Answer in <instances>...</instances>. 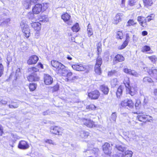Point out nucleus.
<instances>
[{
    "label": "nucleus",
    "mask_w": 157,
    "mask_h": 157,
    "mask_svg": "<svg viewBox=\"0 0 157 157\" xmlns=\"http://www.w3.org/2000/svg\"><path fill=\"white\" fill-rule=\"evenodd\" d=\"M155 15L154 13H151L145 18L142 16H138L137 17V20L140 25L143 28L147 27L148 22L154 20Z\"/></svg>",
    "instance_id": "1"
},
{
    "label": "nucleus",
    "mask_w": 157,
    "mask_h": 157,
    "mask_svg": "<svg viewBox=\"0 0 157 157\" xmlns=\"http://www.w3.org/2000/svg\"><path fill=\"white\" fill-rule=\"evenodd\" d=\"M48 8L46 3H36L32 7V13L33 15L39 14L45 11Z\"/></svg>",
    "instance_id": "2"
},
{
    "label": "nucleus",
    "mask_w": 157,
    "mask_h": 157,
    "mask_svg": "<svg viewBox=\"0 0 157 157\" xmlns=\"http://www.w3.org/2000/svg\"><path fill=\"white\" fill-rule=\"evenodd\" d=\"M66 82H73L77 79V77L73 75V73L65 68L59 75Z\"/></svg>",
    "instance_id": "3"
},
{
    "label": "nucleus",
    "mask_w": 157,
    "mask_h": 157,
    "mask_svg": "<svg viewBox=\"0 0 157 157\" xmlns=\"http://www.w3.org/2000/svg\"><path fill=\"white\" fill-rule=\"evenodd\" d=\"M51 64L53 69L59 75L66 67L57 60L53 59L51 61Z\"/></svg>",
    "instance_id": "4"
},
{
    "label": "nucleus",
    "mask_w": 157,
    "mask_h": 157,
    "mask_svg": "<svg viewBox=\"0 0 157 157\" xmlns=\"http://www.w3.org/2000/svg\"><path fill=\"white\" fill-rule=\"evenodd\" d=\"M136 119L143 123L152 122L153 120V117L144 113H139L136 117Z\"/></svg>",
    "instance_id": "5"
},
{
    "label": "nucleus",
    "mask_w": 157,
    "mask_h": 157,
    "mask_svg": "<svg viewBox=\"0 0 157 157\" xmlns=\"http://www.w3.org/2000/svg\"><path fill=\"white\" fill-rule=\"evenodd\" d=\"M73 69L77 71H84L86 73L89 72L91 69L90 65L88 64H74L72 65Z\"/></svg>",
    "instance_id": "6"
},
{
    "label": "nucleus",
    "mask_w": 157,
    "mask_h": 157,
    "mask_svg": "<svg viewBox=\"0 0 157 157\" xmlns=\"http://www.w3.org/2000/svg\"><path fill=\"white\" fill-rule=\"evenodd\" d=\"M119 105L122 108L132 109L134 108V103L131 99L127 98L122 101Z\"/></svg>",
    "instance_id": "7"
},
{
    "label": "nucleus",
    "mask_w": 157,
    "mask_h": 157,
    "mask_svg": "<svg viewBox=\"0 0 157 157\" xmlns=\"http://www.w3.org/2000/svg\"><path fill=\"white\" fill-rule=\"evenodd\" d=\"M81 123L83 126H85L90 128H95L97 126L94 121L91 119L85 118L81 119Z\"/></svg>",
    "instance_id": "8"
},
{
    "label": "nucleus",
    "mask_w": 157,
    "mask_h": 157,
    "mask_svg": "<svg viewBox=\"0 0 157 157\" xmlns=\"http://www.w3.org/2000/svg\"><path fill=\"white\" fill-rule=\"evenodd\" d=\"M20 25L24 36L28 38L31 35L30 29L29 25L25 23L21 22Z\"/></svg>",
    "instance_id": "9"
},
{
    "label": "nucleus",
    "mask_w": 157,
    "mask_h": 157,
    "mask_svg": "<svg viewBox=\"0 0 157 157\" xmlns=\"http://www.w3.org/2000/svg\"><path fill=\"white\" fill-rule=\"evenodd\" d=\"M101 95V93L98 90L95 89L87 93V96L91 100L98 99Z\"/></svg>",
    "instance_id": "10"
},
{
    "label": "nucleus",
    "mask_w": 157,
    "mask_h": 157,
    "mask_svg": "<svg viewBox=\"0 0 157 157\" xmlns=\"http://www.w3.org/2000/svg\"><path fill=\"white\" fill-rule=\"evenodd\" d=\"M31 26L35 32V36H38L40 34L41 24L38 22H33L31 24Z\"/></svg>",
    "instance_id": "11"
},
{
    "label": "nucleus",
    "mask_w": 157,
    "mask_h": 157,
    "mask_svg": "<svg viewBox=\"0 0 157 157\" xmlns=\"http://www.w3.org/2000/svg\"><path fill=\"white\" fill-rule=\"evenodd\" d=\"M102 150L106 155L110 156L112 154V147L108 142L105 143L102 146Z\"/></svg>",
    "instance_id": "12"
},
{
    "label": "nucleus",
    "mask_w": 157,
    "mask_h": 157,
    "mask_svg": "<svg viewBox=\"0 0 157 157\" xmlns=\"http://www.w3.org/2000/svg\"><path fill=\"white\" fill-rule=\"evenodd\" d=\"M61 18L63 21L68 25H71L73 23L71 16L66 12L63 13L62 14Z\"/></svg>",
    "instance_id": "13"
},
{
    "label": "nucleus",
    "mask_w": 157,
    "mask_h": 157,
    "mask_svg": "<svg viewBox=\"0 0 157 157\" xmlns=\"http://www.w3.org/2000/svg\"><path fill=\"white\" fill-rule=\"evenodd\" d=\"M50 131L51 133L53 135H61L63 133V129L58 126H53L50 127Z\"/></svg>",
    "instance_id": "14"
},
{
    "label": "nucleus",
    "mask_w": 157,
    "mask_h": 157,
    "mask_svg": "<svg viewBox=\"0 0 157 157\" xmlns=\"http://www.w3.org/2000/svg\"><path fill=\"white\" fill-rule=\"evenodd\" d=\"M126 90L127 93L132 96L135 95L137 93V87L136 86H131L130 85L126 88Z\"/></svg>",
    "instance_id": "15"
},
{
    "label": "nucleus",
    "mask_w": 157,
    "mask_h": 157,
    "mask_svg": "<svg viewBox=\"0 0 157 157\" xmlns=\"http://www.w3.org/2000/svg\"><path fill=\"white\" fill-rule=\"evenodd\" d=\"M130 37L128 33L125 34V39L123 42L122 44L118 47L117 48L119 50H122L125 48L128 45L130 40Z\"/></svg>",
    "instance_id": "16"
},
{
    "label": "nucleus",
    "mask_w": 157,
    "mask_h": 157,
    "mask_svg": "<svg viewBox=\"0 0 157 157\" xmlns=\"http://www.w3.org/2000/svg\"><path fill=\"white\" fill-rule=\"evenodd\" d=\"M39 59L38 57L36 55H32L29 56L27 60L28 65H34L36 63Z\"/></svg>",
    "instance_id": "17"
},
{
    "label": "nucleus",
    "mask_w": 157,
    "mask_h": 157,
    "mask_svg": "<svg viewBox=\"0 0 157 157\" xmlns=\"http://www.w3.org/2000/svg\"><path fill=\"white\" fill-rule=\"evenodd\" d=\"M125 58L121 54H117L114 57L113 59V63L114 64H116L120 62H121L125 60Z\"/></svg>",
    "instance_id": "18"
},
{
    "label": "nucleus",
    "mask_w": 157,
    "mask_h": 157,
    "mask_svg": "<svg viewBox=\"0 0 157 157\" xmlns=\"http://www.w3.org/2000/svg\"><path fill=\"white\" fill-rule=\"evenodd\" d=\"M17 147L20 149L26 150L29 148V145L27 141L22 140L19 142Z\"/></svg>",
    "instance_id": "19"
},
{
    "label": "nucleus",
    "mask_w": 157,
    "mask_h": 157,
    "mask_svg": "<svg viewBox=\"0 0 157 157\" xmlns=\"http://www.w3.org/2000/svg\"><path fill=\"white\" fill-rule=\"evenodd\" d=\"M44 81L46 85H49L52 84L53 80V78L48 74H44Z\"/></svg>",
    "instance_id": "20"
},
{
    "label": "nucleus",
    "mask_w": 157,
    "mask_h": 157,
    "mask_svg": "<svg viewBox=\"0 0 157 157\" xmlns=\"http://www.w3.org/2000/svg\"><path fill=\"white\" fill-rule=\"evenodd\" d=\"M27 78L29 82H37L39 81L40 77L36 74H32L27 77Z\"/></svg>",
    "instance_id": "21"
},
{
    "label": "nucleus",
    "mask_w": 157,
    "mask_h": 157,
    "mask_svg": "<svg viewBox=\"0 0 157 157\" xmlns=\"http://www.w3.org/2000/svg\"><path fill=\"white\" fill-rule=\"evenodd\" d=\"M99 89L104 95H107L109 91V88L107 86L102 84L100 86Z\"/></svg>",
    "instance_id": "22"
},
{
    "label": "nucleus",
    "mask_w": 157,
    "mask_h": 157,
    "mask_svg": "<svg viewBox=\"0 0 157 157\" xmlns=\"http://www.w3.org/2000/svg\"><path fill=\"white\" fill-rule=\"evenodd\" d=\"M122 14L121 13H117L113 20V23L115 25H117L122 21Z\"/></svg>",
    "instance_id": "23"
},
{
    "label": "nucleus",
    "mask_w": 157,
    "mask_h": 157,
    "mask_svg": "<svg viewBox=\"0 0 157 157\" xmlns=\"http://www.w3.org/2000/svg\"><path fill=\"white\" fill-rule=\"evenodd\" d=\"M123 71L126 74L131 75L134 76H137L138 75L136 72L128 69V68H124L123 69Z\"/></svg>",
    "instance_id": "24"
},
{
    "label": "nucleus",
    "mask_w": 157,
    "mask_h": 157,
    "mask_svg": "<svg viewBox=\"0 0 157 157\" xmlns=\"http://www.w3.org/2000/svg\"><path fill=\"white\" fill-rule=\"evenodd\" d=\"M148 74L152 76H155L153 78L157 80V70L151 68L149 69L147 71Z\"/></svg>",
    "instance_id": "25"
},
{
    "label": "nucleus",
    "mask_w": 157,
    "mask_h": 157,
    "mask_svg": "<svg viewBox=\"0 0 157 157\" xmlns=\"http://www.w3.org/2000/svg\"><path fill=\"white\" fill-rule=\"evenodd\" d=\"M124 89L123 86L120 85L118 86L116 92V95L117 98H120L122 95Z\"/></svg>",
    "instance_id": "26"
},
{
    "label": "nucleus",
    "mask_w": 157,
    "mask_h": 157,
    "mask_svg": "<svg viewBox=\"0 0 157 157\" xmlns=\"http://www.w3.org/2000/svg\"><path fill=\"white\" fill-rule=\"evenodd\" d=\"M97 55H100L102 52V44L101 41H98L96 44Z\"/></svg>",
    "instance_id": "27"
},
{
    "label": "nucleus",
    "mask_w": 157,
    "mask_h": 157,
    "mask_svg": "<svg viewBox=\"0 0 157 157\" xmlns=\"http://www.w3.org/2000/svg\"><path fill=\"white\" fill-rule=\"evenodd\" d=\"M132 151L127 150L121 153V155L122 157H132Z\"/></svg>",
    "instance_id": "28"
},
{
    "label": "nucleus",
    "mask_w": 157,
    "mask_h": 157,
    "mask_svg": "<svg viewBox=\"0 0 157 157\" xmlns=\"http://www.w3.org/2000/svg\"><path fill=\"white\" fill-rule=\"evenodd\" d=\"M97 107L96 105L93 103H90L87 105L86 107V109L88 111H94L96 110Z\"/></svg>",
    "instance_id": "29"
},
{
    "label": "nucleus",
    "mask_w": 157,
    "mask_h": 157,
    "mask_svg": "<svg viewBox=\"0 0 157 157\" xmlns=\"http://www.w3.org/2000/svg\"><path fill=\"white\" fill-rule=\"evenodd\" d=\"M124 36V33L122 30L118 31L116 32V36L117 39L122 40Z\"/></svg>",
    "instance_id": "30"
},
{
    "label": "nucleus",
    "mask_w": 157,
    "mask_h": 157,
    "mask_svg": "<svg viewBox=\"0 0 157 157\" xmlns=\"http://www.w3.org/2000/svg\"><path fill=\"white\" fill-rule=\"evenodd\" d=\"M71 29L73 32L77 33L78 32L80 29V28L78 23H75L72 27Z\"/></svg>",
    "instance_id": "31"
},
{
    "label": "nucleus",
    "mask_w": 157,
    "mask_h": 157,
    "mask_svg": "<svg viewBox=\"0 0 157 157\" xmlns=\"http://www.w3.org/2000/svg\"><path fill=\"white\" fill-rule=\"evenodd\" d=\"M40 22H46L48 21V16L46 15H41L38 18Z\"/></svg>",
    "instance_id": "32"
},
{
    "label": "nucleus",
    "mask_w": 157,
    "mask_h": 157,
    "mask_svg": "<svg viewBox=\"0 0 157 157\" xmlns=\"http://www.w3.org/2000/svg\"><path fill=\"white\" fill-rule=\"evenodd\" d=\"M143 1L144 6L147 7L151 6L153 3L152 0H143Z\"/></svg>",
    "instance_id": "33"
},
{
    "label": "nucleus",
    "mask_w": 157,
    "mask_h": 157,
    "mask_svg": "<svg viewBox=\"0 0 157 157\" xmlns=\"http://www.w3.org/2000/svg\"><path fill=\"white\" fill-rule=\"evenodd\" d=\"M123 83L124 84L125 88L130 85L129 78L128 77H124L123 81Z\"/></svg>",
    "instance_id": "34"
},
{
    "label": "nucleus",
    "mask_w": 157,
    "mask_h": 157,
    "mask_svg": "<svg viewBox=\"0 0 157 157\" xmlns=\"http://www.w3.org/2000/svg\"><path fill=\"white\" fill-rule=\"evenodd\" d=\"M137 24L136 22H135L133 19H129L127 22V26L130 27L131 26H134Z\"/></svg>",
    "instance_id": "35"
},
{
    "label": "nucleus",
    "mask_w": 157,
    "mask_h": 157,
    "mask_svg": "<svg viewBox=\"0 0 157 157\" xmlns=\"http://www.w3.org/2000/svg\"><path fill=\"white\" fill-rule=\"evenodd\" d=\"M101 66L100 65H95L94 71L98 75H100L101 73Z\"/></svg>",
    "instance_id": "36"
},
{
    "label": "nucleus",
    "mask_w": 157,
    "mask_h": 157,
    "mask_svg": "<svg viewBox=\"0 0 157 157\" xmlns=\"http://www.w3.org/2000/svg\"><path fill=\"white\" fill-rule=\"evenodd\" d=\"M143 81L144 83H152L154 82V81L152 80V78L148 76L144 77L143 78Z\"/></svg>",
    "instance_id": "37"
},
{
    "label": "nucleus",
    "mask_w": 157,
    "mask_h": 157,
    "mask_svg": "<svg viewBox=\"0 0 157 157\" xmlns=\"http://www.w3.org/2000/svg\"><path fill=\"white\" fill-rule=\"evenodd\" d=\"M28 71L32 74H35V73L39 71V69L35 67H32L29 68Z\"/></svg>",
    "instance_id": "38"
},
{
    "label": "nucleus",
    "mask_w": 157,
    "mask_h": 157,
    "mask_svg": "<svg viewBox=\"0 0 157 157\" xmlns=\"http://www.w3.org/2000/svg\"><path fill=\"white\" fill-rule=\"evenodd\" d=\"M37 87V84L34 83H30L29 84V87L30 91H34Z\"/></svg>",
    "instance_id": "39"
},
{
    "label": "nucleus",
    "mask_w": 157,
    "mask_h": 157,
    "mask_svg": "<svg viewBox=\"0 0 157 157\" xmlns=\"http://www.w3.org/2000/svg\"><path fill=\"white\" fill-rule=\"evenodd\" d=\"M90 24L89 23L87 25V34L89 37H90L93 35V32L92 29L91 27H90L89 25Z\"/></svg>",
    "instance_id": "40"
},
{
    "label": "nucleus",
    "mask_w": 157,
    "mask_h": 157,
    "mask_svg": "<svg viewBox=\"0 0 157 157\" xmlns=\"http://www.w3.org/2000/svg\"><path fill=\"white\" fill-rule=\"evenodd\" d=\"M98 55L96 59V62L95 65L101 66L102 63V59L101 57L99 56Z\"/></svg>",
    "instance_id": "41"
},
{
    "label": "nucleus",
    "mask_w": 157,
    "mask_h": 157,
    "mask_svg": "<svg viewBox=\"0 0 157 157\" xmlns=\"http://www.w3.org/2000/svg\"><path fill=\"white\" fill-rule=\"evenodd\" d=\"M9 107L10 108H16L18 106V104L17 101H12L11 104L9 105Z\"/></svg>",
    "instance_id": "42"
},
{
    "label": "nucleus",
    "mask_w": 157,
    "mask_h": 157,
    "mask_svg": "<svg viewBox=\"0 0 157 157\" xmlns=\"http://www.w3.org/2000/svg\"><path fill=\"white\" fill-rule=\"evenodd\" d=\"M32 1L31 0H26L24 3V5L25 6L26 9H29L32 6Z\"/></svg>",
    "instance_id": "43"
},
{
    "label": "nucleus",
    "mask_w": 157,
    "mask_h": 157,
    "mask_svg": "<svg viewBox=\"0 0 157 157\" xmlns=\"http://www.w3.org/2000/svg\"><path fill=\"white\" fill-rule=\"evenodd\" d=\"M151 50L150 47L147 45L144 46L142 48L141 52H147Z\"/></svg>",
    "instance_id": "44"
},
{
    "label": "nucleus",
    "mask_w": 157,
    "mask_h": 157,
    "mask_svg": "<svg viewBox=\"0 0 157 157\" xmlns=\"http://www.w3.org/2000/svg\"><path fill=\"white\" fill-rule=\"evenodd\" d=\"M137 0H128V6L131 7L134 6L137 2Z\"/></svg>",
    "instance_id": "45"
},
{
    "label": "nucleus",
    "mask_w": 157,
    "mask_h": 157,
    "mask_svg": "<svg viewBox=\"0 0 157 157\" xmlns=\"http://www.w3.org/2000/svg\"><path fill=\"white\" fill-rule=\"evenodd\" d=\"M149 59L151 62L155 63L156 61L157 58L155 55H152L148 57Z\"/></svg>",
    "instance_id": "46"
},
{
    "label": "nucleus",
    "mask_w": 157,
    "mask_h": 157,
    "mask_svg": "<svg viewBox=\"0 0 157 157\" xmlns=\"http://www.w3.org/2000/svg\"><path fill=\"white\" fill-rule=\"evenodd\" d=\"M118 83L117 79V78H114L111 81V84L113 86H116L117 85Z\"/></svg>",
    "instance_id": "47"
},
{
    "label": "nucleus",
    "mask_w": 157,
    "mask_h": 157,
    "mask_svg": "<svg viewBox=\"0 0 157 157\" xmlns=\"http://www.w3.org/2000/svg\"><path fill=\"white\" fill-rule=\"evenodd\" d=\"M115 148L119 151H121L123 153L124 151V147L121 145H116Z\"/></svg>",
    "instance_id": "48"
},
{
    "label": "nucleus",
    "mask_w": 157,
    "mask_h": 157,
    "mask_svg": "<svg viewBox=\"0 0 157 157\" xmlns=\"http://www.w3.org/2000/svg\"><path fill=\"white\" fill-rule=\"evenodd\" d=\"M51 88L52 89V91L53 92H56L59 90V86L58 84H57L54 86L51 87Z\"/></svg>",
    "instance_id": "49"
},
{
    "label": "nucleus",
    "mask_w": 157,
    "mask_h": 157,
    "mask_svg": "<svg viewBox=\"0 0 157 157\" xmlns=\"http://www.w3.org/2000/svg\"><path fill=\"white\" fill-rule=\"evenodd\" d=\"M134 105L136 109L140 108L141 105V103L139 100H136V103H134Z\"/></svg>",
    "instance_id": "50"
},
{
    "label": "nucleus",
    "mask_w": 157,
    "mask_h": 157,
    "mask_svg": "<svg viewBox=\"0 0 157 157\" xmlns=\"http://www.w3.org/2000/svg\"><path fill=\"white\" fill-rule=\"evenodd\" d=\"M117 73V71L115 70H111L108 72V75L109 77H111L113 76Z\"/></svg>",
    "instance_id": "51"
},
{
    "label": "nucleus",
    "mask_w": 157,
    "mask_h": 157,
    "mask_svg": "<svg viewBox=\"0 0 157 157\" xmlns=\"http://www.w3.org/2000/svg\"><path fill=\"white\" fill-rule=\"evenodd\" d=\"M4 67L2 64L0 63V77H1L3 74Z\"/></svg>",
    "instance_id": "52"
},
{
    "label": "nucleus",
    "mask_w": 157,
    "mask_h": 157,
    "mask_svg": "<svg viewBox=\"0 0 157 157\" xmlns=\"http://www.w3.org/2000/svg\"><path fill=\"white\" fill-rule=\"evenodd\" d=\"M44 141L46 143H48L50 144H54L53 141L51 139H47L45 140Z\"/></svg>",
    "instance_id": "53"
},
{
    "label": "nucleus",
    "mask_w": 157,
    "mask_h": 157,
    "mask_svg": "<svg viewBox=\"0 0 157 157\" xmlns=\"http://www.w3.org/2000/svg\"><path fill=\"white\" fill-rule=\"evenodd\" d=\"M112 157H122L121 153H117L114 154L113 155Z\"/></svg>",
    "instance_id": "54"
},
{
    "label": "nucleus",
    "mask_w": 157,
    "mask_h": 157,
    "mask_svg": "<svg viewBox=\"0 0 157 157\" xmlns=\"http://www.w3.org/2000/svg\"><path fill=\"white\" fill-rule=\"evenodd\" d=\"M83 135L85 138H87L89 135V133L87 132H84Z\"/></svg>",
    "instance_id": "55"
},
{
    "label": "nucleus",
    "mask_w": 157,
    "mask_h": 157,
    "mask_svg": "<svg viewBox=\"0 0 157 157\" xmlns=\"http://www.w3.org/2000/svg\"><path fill=\"white\" fill-rule=\"evenodd\" d=\"M3 133V128L2 126L0 124V136H2Z\"/></svg>",
    "instance_id": "56"
},
{
    "label": "nucleus",
    "mask_w": 157,
    "mask_h": 157,
    "mask_svg": "<svg viewBox=\"0 0 157 157\" xmlns=\"http://www.w3.org/2000/svg\"><path fill=\"white\" fill-rule=\"evenodd\" d=\"M37 66L39 68L40 67L41 69H43L44 67L43 65L40 63H38L37 64Z\"/></svg>",
    "instance_id": "57"
},
{
    "label": "nucleus",
    "mask_w": 157,
    "mask_h": 157,
    "mask_svg": "<svg viewBox=\"0 0 157 157\" xmlns=\"http://www.w3.org/2000/svg\"><path fill=\"white\" fill-rule=\"evenodd\" d=\"M147 34L148 33L146 31H143L141 33V34L143 36H146Z\"/></svg>",
    "instance_id": "58"
},
{
    "label": "nucleus",
    "mask_w": 157,
    "mask_h": 157,
    "mask_svg": "<svg viewBox=\"0 0 157 157\" xmlns=\"http://www.w3.org/2000/svg\"><path fill=\"white\" fill-rule=\"evenodd\" d=\"M32 2L35 4L37 3L38 2L41 1V0H31Z\"/></svg>",
    "instance_id": "59"
},
{
    "label": "nucleus",
    "mask_w": 157,
    "mask_h": 157,
    "mask_svg": "<svg viewBox=\"0 0 157 157\" xmlns=\"http://www.w3.org/2000/svg\"><path fill=\"white\" fill-rule=\"evenodd\" d=\"M126 0H121V3L123 6H125V4Z\"/></svg>",
    "instance_id": "60"
},
{
    "label": "nucleus",
    "mask_w": 157,
    "mask_h": 157,
    "mask_svg": "<svg viewBox=\"0 0 157 157\" xmlns=\"http://www.w3.org/2000/svg\"><path fill=\"white\" fill-rule=\"evenodd\" d=\"M154 94L155 96H157V89H154Z\"/></svg>",
    "instance_id": "61"
},
{
    "label": "nucleus",
    "mask_w": 157,
    "mask_h": 157,
    "mask_svg": "<svg viewBox=\"0 0 157 157\" xmlns=\"http://www.w3.org/2000/svg\"><path fill=\"white\" fill-rule=\"evenodd\" d=\"M67 59L69 60H71L72 58L69 55H68L67 56Z\"/></svg>",
    "instance_id": "62"
},
{
    "label": "nucleus",
    "mask_w": 157,
    "mask_h": 157,
    "mask_svg": "<svg viewBox=\"0 0 157 157\" xmlns=\"http://www.w3.org/2000/svg\"><path fill=\"white\" fill-rule=\"evenodd\" d=\"M112 115L113 116H114V117H115V118H116L117 117V116H116V115L115 114V113H112Z\"/></svg>",
    "instance_id": "63"
},
{
    "label": "nucleus",
    "mask_w": 157,
    "mask_h": 157,
    "mask_svg": "<svg viewBox=\"0 0 157 157\" xmlns=\"http://www.w3.org/2000/svg\"><path fill=\"white\" fill-rule=\"evenodd\" d=\"M148 54H152V53H153V52H148L147 53Z\"/></svg>",
    "instance_id": "64"
}]
</instances>
